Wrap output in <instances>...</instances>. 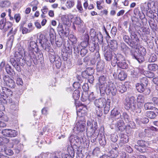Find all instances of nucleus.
Listing matches in <instances>:
<instances>
[{
  "instance_id": "f257e3e1",
  "label": "nucleus",
  "mask_w": 158,
  "mask_h": 158,
  "mask_svg": "<svg viewBox=\"0 0 158 158\" xmlns=\"http://www.w3.org/2000/svg\"><path fill=\"white\" fill-rule=\"evenodd\" d=\"M27 57L31 61L32 60L35 64L37 61H40L43 59L42 53L38 51L39 48L37 43L34 41H31L28 44Z\"/></svg>"
},
{
  "instance_id": "f03ea898",
  "label": "nucleus",
  "mask_w": 158,
  "mask_h": 158,
  "mask_svg": "<svg viewBox=\"0 0 158 158\" xmlns=\"http://www.w3.org/2000/svg\"><path fill=\"white\" fill-rule=\"evenodd\" d=\"M39 43L41 46L49 53V57L51 63H53L56 58L54 50L51 49V45L47 38L43 34L40 35L39 38Z\"/></svg>"
},
{
  "instance_id": "7ed1b4c3",
  "label": "nucleus",
  "mask_w": 158,
  "mask_h": 158,
  "mask_svg": "<svg viewBox=\"0 0 158 158\" xmlns=\"http://www.w3.org/2000/svg\"><path fill=\"white\" fill-rule=\"evenodd\" d=\"M111 101L110 99H106L103 97L96 99L94 101L95 105L98 108H102L104 106V113L106 114L110 110Z\"/></svg>"
},
{
  "instance_id": "20e7f679",
  "label": "nucleus",
  "mask_w": 158,
  "mask_h": 158,
  "mask_svg": "<svg viewBox=\"0 0 158 158\" xmlns=\"http://www.w3.org/2000/svg\"><path fill=\"white\" fill-rule=\"evenodd\" d=\"M131 55L133 58L137 60L141 63L144 60V56L146 54V49L143 47H140L138 49V52L134 50L130 51Z\"/></svg>"
},
{
  "instance_id": "39448f33",
  "label": "nucleus",
  "mask_w": 158,
  "mask_h": 158,
  "mask_svg": "<svg viewBox=\"0 0 158 158\" xmlns=\"http://www.w3.org/2000/svg\"><path fill=\"white\" fill-rule=\"evenodd\" d=\"M104 91L102 92L100 90V93L102 96H104L105 93L107 95H109L111 94L113 96H114L116 94L117 89L114 84L112 82H108L107 85Z\"/></svg>"
},
{
  "instance_id": "423d86ee",
  "label": "nucleus",
  "mask_w": 158,
  "mask_h": 158,
  "mask_svg": "<svg viewBox=\"0 0 158 158\" xmlns=\"http://www.w3.org/2000/svg\"><path fill=\"white\" fill-rule=\"evenodd\" d=\"M136 99L135 97L131 96L126 98L124 102L125 108L127 110H135L136 107Z\"/></svg>"
},
{
  "instance_id": "0eeeda50",
  "label": "nucleus",
  "mask_w": 158,
  "mask_h": 158,
  "mask_svg": "<svg viewBox=\"0 0 158 158\" xmlns=\"http://www.w3.org/2000/svg\"><path fill=\"white\" fill-rule=\"evenodd\" d=\"M23 61V59L20 57L16 58V60L13 58H11L10 60V62L12 65L18 72L21 71V66L24 65Z\"/></svg>"
},
{
  "instance_id": "6e6552de",
  "label": "nucleus",
  "mask_w": 158,
  "mask_h": 158,
  "mask_svg": "<svg viewBox=\"0 0 158 158\" xmlns=\"http://www.w3.org/2000/svg\"><path fill=\"white\" fill-rule=\"evenodd\" d=\"M77 122L76 124L74 129L78 132H83L85 128V119L82 117L80 118H77Z\"/></svg>"
},
{
  "instance_id": "1a4fd4ad",
  "label": "nucleus",
  "mask_w": 158,
  "mask_h": 158,
  "mask_svg": "<svg viewBox=\"0 0 158 158\" xmlns=\"http://www.w3.org/2000/svg\"><path fill=\"white\" fill-rule=\"evenodd\" d=\"M0 96L4 99L7 101L9 97L12 96L13 93L10 89L1 86L0 87Z\"/></svg>"
},
{
  "instance_id": "9d476101",
  "label": "nucleus",
  "mask_w": 158,
  "mask_h": 158,
  "mask_svg": "<svg viewBox=\"0 0 158 158\" xmlns=\"http://www.w3.org/2000/svg\"><path fill=\"white\" fill-rule=\"evenodd\" d=\"M20 140L18 139H11V142L10 143L11 145V147L16 150L17 153L19 152L21 149L23 147V145L20 143Z\"/></svg>"
},
{
  "instance_id": "9b49d317",
  "label": "nucleus",
  "mask_w": 158,
  "mask_h": 158,
  "mask_svg": "<svg viewBox=\"0 0 158 158\" xmlns=\"http://www.w3.org/2000/svg\"><path fill=\"white\" fill-rule=\"evenodd\" d=\"M57 30L60 35L63 37H67L69 33V29L68 27L65 28H63L62 23H59L57 28Z\"/></svg>"
},
{
  "instance_id": "f8f14e48",
  "label": "nucleus",
  "mask_w": 158,
  "mask_h": 158,
  "mask_svg": "<svg viewBox=\"0 0 158 158\" xmlns=\"http://www.w3.org/2000/svg\"><path fill=\"white\" fill-rule=\"evenodd\" d=\"M146 142L143 140H139L137 141L138 145L135 146V148L141 152H145L146 150Z\"/></svg>"
},
{
  "instance_id": "ddd939ff",
  "label": "nucleus",
  "mask_w": 158,
  "mask_h": 158,
  "mask_svg": "<svg viewBox=\"0 0 158 158\" xmlns=\"http://www.w3.org/2000/svg\"><path fill=\"white\" fill-rule=\"evenodd\" d=\"M87 110L86 106L81 104L79 110L77 111V118H80L83 117L85 118V116L87 114Z\"/></svg>"
},
{
  "instance_id": "4468645a",
  "label": "nucleus",
  "mask_w": 158,
  "mask_h": 158,
  "mask_svg": "<svg viewBox=\"0 0 158 158\" xmlns=\"http://www.w3.org/2000/svg\"><path fill=\"white\" fill-rule=\"evenodd\" d=\"M121 117L120 110L118 107L114 108L111 112L110 119L113 120L119 118Z\"/></svg>"
},
{
  "instance_id": "2eb2a0df",
  "label": "nucleus",
  "mask_w": 158,
  "mask_h": 158,
  "mask_svg": "<svg viewBox=\"0 0 158 158\" xmlns=\"http://www.w3.org/2000/svg\"><path fill=\"white\" fill-rule=\"evenodd\" d=\"M2 134L4 136L10 137H14L17 135V132L11 129H5L2 130Z\"/></svg>"
},
{
  "instance_id": "dca6fc26",
  "label": "nucleus",
  "mask_w": 158,
  "mask_h": 158,
  "mask_svg": "<svg viewBox=\"0 0 158 158\" xmlns=\"http://www.w3.org/2000/svg\"><path fill=\"white\" fill-rule=\"evenodd\" d=\"M132 48H136L139 44V40L135 33L130 34Z\"/></svg>"
},
{
  "instance_id": "f3484780",
  "label": "nucleus",
  "mask_w": 158,
  "mask_h": 158,
  "mask_svg": "<svg viewBox=\"0 0 158 158\" xmlns=\"http://www.w3.org/2000/svg\"><path fill=\"white\" fill-rule=\"evenodd\" d=\"M98 80L99 82L100 91L101 90L102 92H104L106 89L105 87L106 86L107 84V83L106 82V77L104 75L101 76L99 77Z\"/></svg>"
},
{
  "instance_id": "a211bd4d",
  "label": "nucleus",
  "mask_w": 158,
  "mask_h": 158,
  "mask_svg": "<svg viewBox=\"0 0 158 158\" xmlns=\"http://www.w3.org/2000/svg\"><path fill=\"white\" fill-rule=\"evenodd\" d=\"M88 135H89L90 136L91 141L92 143H94L96 141L97 138L98 137V135H99L98 130L97 129L96 130L94 129L91 131H87Z\"/></svg>"
},
{
  "instance_id": "6ab92c4d",
  "label": "nucleus",
  "mask_w": 158,
  "mask_h": 158,
  "mask_svg": "<svg viewBox=\"0 0 158 158\" xmlns=\"http://www.w3.org/2000/svg\"><path fill=\"white\" fill-rule=\"evenodd\" d=\"M3 79L7 86L12 88L15 87V85L14 81L9 76H4L3 77Z\"/></svg>"
},
{
  "instance_id": "aec40b11",
  "label": "nucleus",
  "mask_w": 158,
  "mask_h": 158,
  "mask_svg": "<svg viewBox=\"0 0 158 158\" xmlns=\"http://www.w3.org/2000/svg\"><path fill=\"white\" fill-rule=\"evenodd\" d=\"M69 140L70 142L73 144L78 145L81 144V139L77 135H71L69 138Z\"/></svg>"
},
{
  "instance_id": "412c9836",
  "label": "nucleus",
  "mask_w": 158,
  "mask_h": 158,
  "mask_svg": "<svg viewBox=\"0 0 158 158\" xmlns=\"http://www.w3.org/2000/svg\"><path fill=\"white\" fill-rule=\"evenodd\" d=\"M87 131H91L94 129L96 130L98 129L97 123L95 121L92 120H88L87 121Z\"/></svg>"
},
{
  "instance_id": "4be33fe9",
  "label": "nucleus",
  "mask_w": 158,
  "mask_h": 158,
  "mask_svg": "<svg viewBox=\"0 0 158 158\" xmlns=\"http://www.w3.org/2000/svg\"><path fill=\"white\" fill-rule=\"evenodd\" d=\"M115 127L117 130L120 131H123L126 128V126L123 121L122 120H119L115 123Z\"/></svg>"
},
{
  "instance_id": "5701e85b",
  "label": "nucleus",
  "mask_w": 158,
  "mask_h": 158,
  "mask_svg": "<svg viewBox=\"0 0 158 158\" xmlns=\"http://www.w3.org/2000/svg\"><path fill=\"white\" fill-rule=\"evenodd\" d=\"M120 57H122V58L123 59V57L121 55H119V56L118 58L116 55L115 54V53H114L113 52V55L111 57V63L112 65L113 66H115L117 63L118 61H120L121 60L120 59Z\"/></svg>"
},
{
  "instance_id": "b1692460",
  "label": "nucleus",
  "mask_w": 158,
  "mask_h": 158,
  "mask_svg": "<svg viewBox=\"0 0 158 158\" xmlns=\"http://www.w3.org/2000/svg\"><path fill=\"white\" fill-rule=\"evenodd\" d=\"M11 24L9 22H6L5 19H2L0 21V28L1 29H4V30H7L11 26Z\"/></svg>"
},
{
  "instance_id": "393cba45",
  "label": "nucleus",
  "mask_w": 158,
  "mask_h": 158,
  "mask_svg": "<svg viewBox=\"0 0 158 158\" xmlns=\"http://www.w3.org/2000/svg\"><path fill=\"white\" fill-rule=\"evenodd\" d=\"M98 140L100 145L102 146H104L106 144V139L103 133L99 134L98 135Z\"/></svg>"
},
{
  "instance_id": "a878e982",
  "label": "nucleus",
  "mask_w": 158,
  "mask_h": 158,
  "mask_svg": "<svg viewBox=\"0 0 158 158\" xmlns=\"http://www.w3.org/2000/svg\"><path fill=\"white\" fill-rule=\"evenodd\" d=\"M120 72L118 74V78L120 81H124L127 77V73L123 70H119Z\"/></svg>"
},
{
  "instance_id": "bb28decb",
  "label": "nucleus",
  "mask_w": 158,
  "mask_h": 158,
  "mask_svg": "<svg viewBox=\"0 0 158 158\" xmlns=\"http://www.w3.org/2000/svg\"><path fill=\"white\" fill-rule=\"evenodd\" d=\"M81 144H80V145L84 147H87V146L88 145L89 142L88 139L85 136L81 137Z\"/></svg>"
},
{
  "instance_id": "cd10ccee",
  "label": "nucleus",
  "mask_w": 158,
  "mask_h": 158,
  "mask_svg": "<svg viewBox=\"0 0 158 158\" xmlns=\"http://www.w3.org/2000/svg\"><path fill=\"white\" fill-rule=\"evenodd\" d=\"M117 65L119 68L123 69H126L128 67V64L125 60L118 62Z\"/></svg>"
},
{
  "instance_id": "c85d7f7f",
  "label": "nucleus",
  "mask_w": 158,
  "mask_h": 158,
  "mask_svg": "<svg viewBox=\"0 0 158 158\" xmlns=\"http://www.w3.org/2000/svg\"><path fill=\"white\" fill-rule=\"evenodd\" d=\"M94 69L91 68H88L85 71L83 72L82 75L83 76L85 74L88 76L93 75L94 73Z\"/></svg>"
},
{
  "instance_id": "c756f323",
  "label": "nucleus",
  "mask_w": 158,
  "mask_h": 158,
  "mask_svg": "<svg viewBox=\"0 0 158 158\" xmlns=\"http://www.w3.org/2000/svg\"><path fill=\"white\" fill-rule=\"evenodd\" d=\"M5 69L7 73L8 74L13 75L14 74H15L14 71L12 68L11 67L9 64H7L6 65Z\"/></svg>"
},
{
  "instance_id": "7c9ffc66",
  "label": "nucleus",
  "mask_w": 158,
  "mask_h": 158,
  "mask_svg": "<svg viewBox=\"0 0 158 158\" xmlns=\"http://www.w3.org/2000/svg\"><path fill=\"white\" fill-rule=\"evenodd\" d=\"M118 151L111 150L108 153L109 157L111 158H116L118 156Z\"/></svg>"
},
{
  "instance_id": "2f4dec72",
  "label": "nucleus",
  "mask_w": 158,
  "mask_h": 158,
  "mask_svg": "<svg viewBox=\"0 0 158 158\" xmlns=\"http://www.w3.org/2000/svg\"><path fill=\"white\" fill-rule=\"evenodd\" d=\"M129 141L128 136L125 134L121 135L120 138V142L122 143H126Z\"/></svg>"
},
{
  "instance_id": "473e14b6",
  "label": "nucleus",
  "mask_w": 158,
  "mask_h": 158,
  "mask_svg": "<svg viewBox=\"0 0 158 158\" xmlns=\"http://www.w3.org/2000/svg\"><path fill=\"white\" fill-rule=\"evenodd\" d=\"M108 44L112 50H114L117 47V43L114 40H110L108 42Z\"/></svg>"
},
{
  "instance_id": "72a5a7b5",
  "label": "nucleus",
  "mask_w": 158,
  "mask_h": 158,
  "mask_svg": "<svg viewBox=\"0 0 158 158\" xmlns=\"http://www.w3.org/2000/svg\"><path fill=\"white\" fill-rule=\"evenodd\" d=\"M117 89L119 92L123 93L127 90V88L125 85L119 84L117 86Z\"/></svg>"
},
{
  "instance_id": "f704fd0d",
  "label": "nucleus",
  "mask_w": 158,
  "mask_h": 158,
  "mask_svg": "<svg viewBox=\"0 0 158 158\" xmlns=\"http://www.w3.org/2000/svg\"><path fill=\"white\" fill-rule=\"evenodd\" d=\"M135 86L137 91L140 93L143 92L146 87L139 83L136 84Z\"/></svg>"
},
{
  "instance_id": "c9c22d12",
  "label": "nucleus",
  "mask_w": 158,
  "mask_h": 158,
  "mask_svg": "<svg viewBox=\"0 0 158 158\" xmlns=\"http://www.w3.org/2000/svg\"><path fill=\"white\" fill-rule=\"evenodd\" d=\"M121 49L125 54L128 53L130 51V48L125 44H121Z\"/></svg>"
},
{
  "instance_id": "e433bc0d",
  "label": "nucleus",
  "mask_w": 158,
  "mask_h": 158,
  "mask_svg": "<svg viewBox=\"0 0 158 158\" xmlns=\"http://www.w3.org/2000/svg\"><path fill=\"white\" fill-rule=\"evenodd\" d=\"M123 39L124 41L127 44L131 47L132 48L131 38L127 35L123 37Z\"/></svg>"
},
{
  "instance_id": "4c0bfd02",
  "label": "nucleus",
  "mask_w": 158,
  "mask_h": 158,
  "mask_svg": "<svg viewBox=\"0 0 158 158\" xmlns=\"http://www.w3.org/2000/svg\"><path fill=\"white\" fill-rule=\"evenodd\" d=\"M113 55V52H111L110 50L107 51L104 54V56L105 59L107 61H110Z\"/></svg>"
},
{
  "instance_id": "58836bf2",
  "label": "nucleus",
  "mask_w": 158,
  "mask_h": 158,
  "mask_svg": "<svg viewBox=\"0 0 158 158\" xmlns=\"http://www.w3.org/2000/svg\"><path fill=\"white\" fill-rule=\"evenodd\" d=\"M148 68L149 70L155 71L158 69V66L155 64H150L148 65Z\"/></svg>"
},
{
  "instance_id": "ea45409f",
  "label": "nucleus",
  "mask_w": 158,
  "mask_h": 158,
  "mask_svg": "<svg viewBox=\"0 0 158 158\" xmlns=\"http://www.w3.org/2000/svg\"><path fill=\"white\" fill-rule=\"evenodd\" d=\"M67 151L69 155L71 156L74 157V156L75 152L74 149L72 146H69L67 148Z\"/></svg>"
},
{
  "instance_id": "a19ab883",
  "label": "nucleus",
  "mask_w": 158,
  "mask_h": 158,
  "mask_svg": "<svg viewBox=\"0 0 158 158\" xmlns=\"http://www.w3.org/2000/svg\"><path fill=\"white\" fill-rule=\"evenodd\" d=\"M144 108L146 110L153 109L154 108V104L152 103H146L144 104Z\"/></svg>"
},
{
  "instance_id": "79ce46f5",
  "label": "nucleus",
  "mask_w": 158,
  "mask_h": 158,
  "mask_svg": "<svg viewBox=\"0 0 158 158\" xmlns=\"http://www.w3.org/2000/svg\"><path fill=\"white\" fill-rule=\"evenodd\" d=\"M75 5L74 0H68L66 2L65 5L68 8H71L73 7Z\"/></svg>"
},
{
  "instance_id": "37998d69",
  "label": "nucleus",
  "mask_w": 158,
  "mask_h": 158,
  "mask_svg": "<svg viewBox=\"0 0 158 158\" xmlns=\"http://www.w3.org/2000/svg\"><path fill=\"white\" fill-rule=\"evenodd\" d=\"M10 5V3L8 1H2L0 2V6L2 7H7Z\"/></svg>"
},
{
  "instance_id": "c03bdc74",
  "label": "nucleus",
  "mask_w": 158,
  "mask_h": 158,
  "mask_svg": "<svg viewBox=\"0 0 158 158\" xmlns=\"http://www.w3.org/2000/svg\"><path fill=\"white\" fill-rule=\"evenodd\" d=\"M80 97V92L78 90H76L73 94V97L75 100L78 99Z\"/></svg>"
},
{
  "instance_id": "a18cd8bd",
  "label": "nucleus",
  "mask_w": 158,
  "mask_h": 158,
  "mask_svg": "<svg viewBox=\"0 0 158 158\" xmlns=\"http://www.w3.org/2000/svg\"><path fill=\"white\" fill-rule=\"evenodd\" d=\"M69 39L73 44H76L77 42L76 37L73 34H70L69 35Z\"/></svg>"
},
{
  "instance_id": "49530a36",
  "label": "nucleus",
  "mask_w": 158,
  "mask_h": 158,
  "mask_svg": "<svg viewBox=\"0 0 158 158\" xmlns=\"http://www.w3.org/2000/svg\"><path fill=\"white\" fill-rule=\"evenodd\" d=\"M147 116L151 119L154 118L156 116V114L154 112L149 111L147 112Z\"/></svg>"
},
{
  "instance_id": "de8ad7c7",
  "label": "nucleus",
  "mask_w": 158,
  "mask_h": 158,
  "mask_svg": "<svg viewBox=\"0 0 158 158\" xmlns=\"http://www.w3.org/2000/svg\"><path fill=\"white\" fill-rule=\"evenodd\" d=\"M77 8L80 13H82L83 12L81 2L79 0L77 1Z\"/></svg>"
},
{
  "instance_id": "09e8293b",
  "label": "nucleus",
  "mask_w": 158,
  "mask_h": 158,
  "mask_svg": "<svg viewBox=\"0 0 158 158\" xmlns=\"http://www.w3.org/2000/svg\"><path fill=\"white\" fill-rule=\"evenodd\" d=\"M137 101L138 103H143L144 101V97L142 95H139L137 98Z\"/></svg>"
},
{
  "instance_id": "8fccbe9b",
  "label": "nucleus",
  "mask_w": 158,
  "mask_h": 158,
  "mask_svg": "<svg viewBox=\"0 0 158 158\" xmlns=\"http://www.w3.org/2000/svg\"><path fill=\"white\" fill-rule=\"evenodd\" d=\"M110 139L111 140L114 142H116L118 139V135L116 133L112 134L110 136Z\"/></svg>"
},
{
  "instance_id": "3c124183",
  "label": "nucleus",
  "mask_w": 158,
  "mask_h": 158,
  "mask_svg": "<svg viewBox=\"0 0 158 158\" xmlns=\"http://www.w3.org/2000/svg\"><path fill=\"white\" fill-rule=\"evenodd\" d=\"M157 60L156 56L155 54H152L150 56L148 59V61L149 62H154Z\"/></svg>"
},
{
  "instance_id": "603ef678",
  "label": "nucleus",
  "mask_w": 158,
  "mask_h": 158,
  "mask_svg": "<svg viewBox=\"0 0 158 158\" xmlns=\"http://www.w3.org/2000/svg\"><path fill=\"white\" fill-rule=\"evenodd\" d=\"M141 83L140 84L143 85L144 86L146 87L148 85V81L147 78L144 77L141 78L140 80Z\"/></svg>"
},
{
  "instance_id": "864d4df0",
  "label": "nucleus",
  "mask_w": 158,
  "mask_h": 158,
  "mask_svg": "<svg viewBox=\"0 0 158 158\" xmlns=\"http://www.w3.org/2000/svg\"><path fill=\"white\" fill-rule=\"evenodd\" d=\"M100 148L98 147L95 148L93 151V154L94 156H98L100 153Z\"/></svg>"
},
{
  "instance_id": "5fc2aeb1",
  "label": "nucleus",
  "mask_w": 158,
  "mask_h": 158,
  "mask_svg": "<svg viewBox=\"0 0 158 158\" xmlns=\"http://www.w3.org/2000/svg\"><path fill=\"white\" fill-rule=\"evenodd\" d=\"M7 101L5 100L2 97L0 96V108H3L4 107L3 104H6Z\"/></svg>"
},
{
  "instance_id": "6e6d98bb",
  "label": "nucleus",
  "mask_w": 158,
  "mask_h": 158,
  "mask_svg": "<svg viewBox=\"0 0 158 158\" xmlns=\"http://www.w3.org/2000/svg\"><path fill=\"white\" fill-rule=\"evenodd\" d=\"M104 67V65L102 62H98L97 65V69L99 71H101Z\"/></svg>"
},
{
  "instance_id": "4d7b16f0",
  "label": "nucleus",
  "mask_w": 158,
  "mask_h": 158,
  "mask_svg": "<svg viewBox=\"0 0 158 158\" xmlns=\"http://www.w3.org/2000/svg\"><path fill=\"white\" fill-rule=\"evenodd\" d=\"M89 36L88 34L85 33L81 37V40L83 41L89 42Z\"/></svg>"
},
{
  "instance_id": "13d9d810",
  "label": "nucleus",
  "mask_w": 158,
  "mask_h": 158,
  "mask_svg": "<svg viewBox=\"0 0 158 158\" xmlns=\"http://www.w3.org/2000/svg\"><path fill=\"white\" fill-rule=\"evenodd\" d=\"M55 64L56 67L58 69H59L61 66V62H60V59L59 57L56 60H55Z\"/></svg>"
},
{
  "instance_id": "bf43d9fd",
  "label": "nucleus",
  "mask_w": 158,
  "mask_h": 158,
  "mask_svg": "<svg viewBox=\"0 0 158 158\" xmlns=\"http://www.w3.org/2000/svg\"><path fill=\"white\" fill-rule=\"evenodd\" d=\"M136 30V28L135 27L130 25L129 27L128 31L129 33L131 34L135 33V31Z\"/></svg>"
},
{
  "instance_id": "052dcab7",
  "label": "nucleus",
  "mask_w": 158,
  "mask_h": 158,
  "mask_svg": "<svg viewBox=\"0 0 158 158\" xmlns=\"http://www.w3.org/2000/svg\"><path fill=\"white\" fill-rule=\"evenodd\" d=\"M24 23H23L21 25V27H22V33L23 34H26L27 33H30L28 29L25 27H23V25Z\"/></svg>"
},
{
  "instance_id": "680f3d73",
  "label": "nucleus",
  "mask_w": 158,
  "mask_h": 158,
  "mask_svg": "<svg viewBox=\"0 0 158 158\" xmlns=\"http://www.w3.org/2000/svg\"><path fill=\"white\" fill-rule=\"evenodd\" d=\"M123 116L124 120L127 122H129L130 118L129 116L125 112H124L123 114Z\"/></svg>"
},
{
  "instance_id": "e2e57ef3",
  "label": "nucleus",
  "mask_w": 158,
  "mask_h": 158,
  "mask_svg": "<svg viewBox=\"0 0 158 158\" xmlns=\"http://www.w3.org/2000/svg\"><path fill=\"white\" fill-rule=\"evenodd\" d=\"M82 88L84 91H85V95L87 94L86 92L89 89V86L87 83H85L82 86Z\"/></svg>"
},
{
  "instance_id": "0e129e2a",
  "label": "nucleus",
  "mask_w": 158,
  "mask_h": 158,
  "mask_svg": "<svg viewBox=\"0 0 158 158\" xmlns=\"http://www.w3.org/2000/svg\"><path fill=\"white\" fill-rule=\"evenodd\" d=\"M89 48L91 52H93L95 49V44L93 43H90L89 44Z\"/></svg>"
},
{
  "instance_id": "69168bd1",
  "label": "nucleus",
  "mask_w": 158,
  "mask_h": 158,
  "mask_svg": "<svg viewBox=\"0 0 158 158\" xmlns=\"http://www.w3.org/2000/svg\"><path fill=\"white\" fill-rule=\"evenodd\" d=\"M90 35L91 37L95 38L97 37L96 32L94 29H91L90 31Z\"/></svg>"
},
{
  "instance_id": "338daca9",
  "label": "nucleus",
  "mask_w": 158,
  "mask_h": 158,
  "mask_svg": "<svg viewBox=\"0 0 158 158\" xmlns=\"http://www.w3.org/2000/svg\"><path fill=\"white\" fill-rule=\"evenodd\" d=\"M4 152L6 154L8 155H11L13 154V152L12 150L10 149H7L6 148L5 149Z\"/></svg>"
},
{
  "instance_id": "774afa93",
  "label": "nucleus",
  "mask_w": 158,
  "mask_h": 158,
  "mask_svg": "<svg viewBox=\"0 0 158 158\" xmlns=\"http://www.w3.org/2000/svg\"><path fill=\"white\" fill-rule=\"evenodd\" d=\"M88 50L85 48H83L80 51V54L82 56H84L87 53Z\"/></svg>"
}]
</instances>
